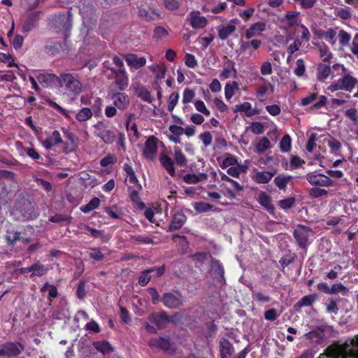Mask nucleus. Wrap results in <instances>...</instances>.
Instances as JSON below:
<instances>
[{"label": "nucleus", "instance_id": "nucleus-2", "mask_svg": "<svg viewBox=\"0 0 358 358\" xmlns=\"http://www.w3.org/2000/svg\"><path fill=\"white\" fill-rule=\"evenodd\" d=\"M59 87L73 95L80 94L83 89L80 77L78 73H60Z\"/></svg>", "mask_w": 358, "mask_h": 358}, {"label": "nucleus", "instance_id": "nucleus-22", "mask_svg": "<svg viewBox=\"0 0 358 358\" xmlns=\"http://www.w3.org/2000/svg\"><path fill=\"white\" fill-rule=\"evenodd\" d=\"M141 184H137L136 186H134L133 187H130L129 189V197L133 203H134L139 209H143L145 208V204L143 202L141 201V198L139 196V192L141 189Z\"/></svg>", "mask_w": 358, "mask_h": 358}, {"label": "nucleus", "instance_id": "nucleus-48", "mask_svg": "<svg viewBox=\"0 0 358 358\" xmlns=\"http://www.w3.org/2000/svg\"><path fill=\"white\" fill-rule=\"evenodd\" d=\"M238 85L237 82L234 81L232 84L227 83L224 87L225 97L229 100L234 94V89H238Z\"/></svg>", "mask_w": 358, "mask_h": 358}, {"label": "nucleus", "instance_id": "nucleus-6", "mask_svg": "<svg viewBox=\"0 0 358 358\" xmlns=\"http://www.w3.org/2000/svg\"><path fill=\"white\" fill-rule=\"evenodd\" d=\"M24 350V346L19 342H6L0 349V357H15Z\"/></svg>", "mask_w": 358, "mask_h": 358}, {"label": "nucleus", "instance_id": "nucleus-29", "mask_svg": "<svg viewBox=\"0 0 358 358\" xmlns=\"http://www.w3.org/2000/svg\"><path fill=\"white\" fill-rule=\"evenodd\" d=\"M292 179V176L280 174L274 178V183L280 189H285Z\"/></svg>", "mask_w": 358, "mask_h": 358}, {"label": "nucleus", "instance_id": "nucleus-59", "mask_svg": "<svg viewBox=\"0 0 358 358\" xmlns=\"http://www.w3.org/2000/svg\"><path fill=\"white\" fill-rule=\"evenodd\" d=\"M306 71V67L304 64V62L302 59H299L296 60V68L294 69V73L297 76H303Z\"/></svg>", "mask_w": 358, "mask_h": 358}, {"label": "nucleus", "instance_id": "nucleus-64", "mask_svg": "<svg viewBox=\"0 0 358 358\" xmlns=\"http://www.w3.org/2000/svg\"><path fill=\"white\" fill-rule=\"evenodd\" d=\"M168 35V31L162 27H157L154 30L153 37L157 40L162 39Z\"/></svg>", "mask_w": 358, "mask_h": 358}, {"label": "nucleus", "instance_id": "nucleus-26", "mask_svg": "<svg viewBox=\"0 0 358 358\" xmlns=\"http://www.w3.org/2000/svg\"><path fill=\"white\" fill-rule=\"evenodd\" d=\"M236 29V26L231 24L227 25L221 24L217 27L219 38L222 40H226Z\"/></svg>", "mask_w": 358, "mask_h": 358}, {"label": "nucleus", "instance_id": "nucleus-44", "mask_svg": "<svg viewBox=\"0 0 358 358\" xmlns=\"http://www.w3.org/2000/svg\"><path fill=\"white\" fill-rule=\"evenodd\" d=\"M194 209L199 213H206L213 208V206L204 202H195L193 205Z\"/></svg>", "mask_w": 358, "mask_h": 358}, {"label": "nucleus", "instance_id": "nucleus-13", "mask_svg": "<svg viewBox=\"0 0 358 358\" xmlns=\"http://www.w3.org/2000/svg\"><path fill=\"white\" fill-rule=\"evenodd\" d=\"M113 105L120 110L123 111L127 109L129 106V97L123 92L113 93L111 96Z\"/></svg>", "mask_w": 358, "mask_h": 358}, {"label": "nucleus", "instance_id": "nucleus-28", "mask_svg": "<svg viewBox=\"0 0 358 358\" xmlns=\"http://www.w3.org/2000/svg\"><path fill=\"white\" fill-rule=\"evenodd\" d=\"M275 172L271 171H259L257 172L254 176L253 180L259 184H264L268 182L273 176L275 175Z\"/></svg>", "mask_w": 358, "mask_h": 358}, {"label": "nucleus", "instance_id": "nucleus-30", "mask_svg": "<svg viewBox=\"0 0 358 358\" xmlns=\"http://www.w3.org/2000/svg\"><path fill=\"white\" fill-rule=\"evenodd\" d=\"M31 269L32 270V273L30 275L31 278L34 276H42L45 275L48 270V268L45 265L42 264L39 261L31 264Z\"/></svg>", "mask_w": 358, "mask_h": 358}, {"label": "nucleus", "instance_id": "nucleus-18", "mask_svg": "<svg viewBox=\"0 0 358 358\" xmlns=\"http://www.w3.org/2000/svg\"><path fill=\"white\" fill-rule=\"evenodd\" d=\"M220 352L221 358H231L234 347L225 338H222L220 341Z\"/></svg>", "mask_w": 358, "mask_h": 358}, {"label": "nucleus", "instance_id": "nucleus-47", "mask_svg": "<svg viewBox=\"0 0 358 358\" xmlns=\"http://www.w3.org/2000/svg\"><path fill=\"white\" fill-rule=\"evenodd\" d=\"M339 43L342 46H349L351 36L343 29L340 30L338 33Z\"/></svg>", "mask_w": 358, "mask_h": 358}, {"label": "nucleus", "instance_id": "nucleus-54", "mask_svg": "<svg viewBox=\"0 0 358 358\" xmlns=\"http://www.w3.org/2000/svg\"><path fill=\"white\" fill-rule=\"evenodd\" d=\"M178 99H179V94L178 92H173L169 96V98L168 100V110L169 112L173 111L175 106L178 103Z\"/></svg>", "mask_w": 358, "mask_h": 358}, {"label": "nucleus", "instance_id": "nucleus-40", "mask_svg": "<svg viewBox=\"0 0 358 358\" xmlns=\"http://www.w3.org/2000/svg\"><path fill=\"white\" fill-rule=\"evenodd\" d=\"M236 110L245 113L248 117H251L256 114L255 110H252L251 104L249 102H244L242 104L236 105Z\"/></svg>", "mask_w": 358, "mask_h": 358}, {"label": "nucleus", "instance_id": "nucleus-1", "mask_svg": "<svg viewBox=\"0 0 358 358\" xmlns=\"http://www.w3.org/2000/svg\"><path fill=\"white\" fill-rule=\"evenodd\" d=\"M357 350L351 344V338L347 339L343 343L334 341L329 345L324 355L319 358H358Z\"/></svg>", "mask_w": 358, "mask_h": 358}, {"label": "nucleus", "instance_id": "nucleus-38", "mask_svg": "<svg viewBox=\"0 0 358 358\" xmlns=\"http://www.w3.org/2000/svg\"><path fill=\"white\" fill-rule=\"evenodd\" d=\"M92 117V111L89 108H83L76 115V119L80 122H85L90 120Z\"/></svg>", "mask_w": 358, "mask_h": 358}, {"label": "nucleus", "instance_id": "nucleus-33", "mask_svg": "<svg viewBox=\"0 0 358 358\" xmlns=\"http://www.w3.org/2000/svg\"><path fill=\"white\" fill-rule=\"evenodd\" d=\"M315 45L318 48L320 57H323L324 62H329L332 57V54L329 52L328 46L324 43H317Z\"/></svg>", "mask_w": 358, "mask_h": 358}, {"label": "nucleus", "instance_id": "nucleus-42", "mask_svg": "<svg viewBox=\"0 0 358 358\" xmlns=\"http://www.w3.org/2000/svg\"><path fill=\"white\" fill-rule=\"evenodd\" d=\"M292 139L289 135L285 134L280 142V148L282 152H287L291 149Z\"/></svg>", "mask_w": 358, "mask_h": 358}, {"label": "nucleus", "instance_id": "nucleus-63", "mask_svg": "<svg viewBox=\"0 0 358 358\" xmlns=\"http://www.w3.org/2000/svg\"><path fill=\"white\" fill-rule=\"evenodd\" d=\"M194 106L199 112L203 113L204 115L209 116L210 115V110L206 108L203 101H196L194 103Z\"/></svg>", "mask_w": 358, "mask_h": 358}, {"label": "nucleus", "instance_id": "nucleus-41", "mask_svg": "<svg viewBox=\"0 0 358 358\" xmlns=\"http://www.w3.org/2000/svg\"><path fill=\"white\" fill-rule=\"evenodd\" d=\"M174 160L177 165L184 166L187 164V159L178 148H174Z\"/></svg>", "mask_w": 358, "mask_h": 358}, {"label": "nucleus", "instance_id": "nucleus-15", "mask_svg": "<svg viewBox=\"0 0 358 358\" xmlns=\"http://www.w3.org/2000/svg\"><path fill=\"white\" fill-rule=\"evenodd\" d=\"M187 20L194 29H202L207 24V20L205 17L201 16L199 11H192Z\"/></svg>", "mask_w": 358, "mask_h": 358}, {"label": "nucleus", "instance_id": "nucleus-58", "mask_svg": "<svg viewBox=\"0 0 358 358\" xmlns=\"http://www.w3.org/2000/svg\"><path fill=\"white\" fill-rule=\"evenodd\" d=\"M348 289L345 287L343 284L338 283L334 284L332 285V287L330 289V294H337V293H341L343 295H345L348 292Z\"/></svg>", "mask_w": 358, "mask_h": 358}, {"label": "nucleus", "instance_id": "nucleus-49", "mask_svg": "<svg viewBox=\"0 0 358 358\" xmlns=\"http://www.w3.org/2000/svg\"><path fill=\"white\" fill-rule=\"evenodd\" d=\"M71 217L62 214H56L49 218V221L54 223L71 222Z\"/></svg>", "mask_w": 358, "mask_h": 358}, {"label": "nucleus", "instance_id": "nucleus-37", "mask_svg": "<svg viewBox=\"0 0 358 358\" xmlns=\"http://www.w3.org/2000/svg\"><path fill=\"white\" fill-rule=\"evenodd\" d=\"M100 205V199L97 197L92 199L88 203L82 206L80 210L84 213H88L90 211L97 208Z\"/></svg>", "mask_w": 358, "mask_h": 358}, {"label": "nucleus", "instance_id": "nucleus-10", "mask_svg": "<svg viewBox=\"0 0 358 358\" xmlns=\"http://www.w3.org/2000/svg\"><path fill=\"white\" fill-rule=\"evenodd\" d=\"M102 122H99L94 125L96 129L94 134L96 137L101 138V140L106 144H112L115 139V134L108 129H106L101 127Z\"/></svg>", "mask_w": 358, "mask_h": 358}, {"label": "nucleus", "instance_id": "nucleus-17", "mask_svg": "<svg viewBox=\"0 0 358 358\" xmlns=\"http://www.w3.org/2000/svg\"><path fill=\"white\" fill-rule=\"evenodd\" d=\"M127 64L135 69L144 66L146 64V59L144 57H138L134 54H127L125 55Z\"/></svg>", "mask_w": 358, "mask_h": 358}, {"label": "nucleus", "instance_id": "nucleus-57", "mask_svg": "<svg viewBox=\"0 0 358 358\" xmlns=\"http://www.w3.org/2000/svg\"><path fill=\"white\" fill-rule=\"evenodd\" d=\"M317 140V135L315 133H312L309 138L308 141L307 142L306 148L308 152H312L314 148L316 146V141Z\"/></svg>", "mask_w": 358, "mask_h": 358}, {"label": "nucleus", "instance_id": "nucleus-55", "mask_svg": "<svg viewBox=\"0 0 358 358\" xmlns=\"http://www.w3.org/2000/svg\"><path fill=\"white\" fill-rule=\"evenodd\" d=\"M152 278V275L150 273L148 269L145 270L141 273L138 278V284L141 286H145Z\"/></svg>", "mask_w": 358, "mask_h": 358}, {"label": "nucleus", "instance_id": "nucleus-43", "mask_svg": "<svg viewBox=\"0 0 358 358\" xmlns=\"http://www.w3.org/2000/svg\"><path fill=\"white\" fill-rule=\"evenodd\" d=\"M6 239L10 245H15L17 241L20 240V233L17 231H7Z\"/></svg>", "mask_w": 358, "mask_h": 358}, {"label": "nucleus", "instance_id": "nucleus-14", "mask_svg": "<svg viewBox=\"0 0 358 358\" xmlns=\"http://www.w3.org/2000/svg\"><path fill=\"white\" fill-rule=\"evenodd\" d=\"M37 80L45 87H59V76L53 73H41Z\"/></svg>", "mask_w": 358, "mask_h": 358}, {"label": "nucleus", "instance_id": "nucleus-11", "mask_svg": "<svg viewBox=\"0 0 358 358\" xmlns=\"http://www.w3.org/2000/svg\"><path fill=\"white\" fill-rule=\"evenodd\" d=\"M159 140L154 136H150L145 143L143 154L148 159L152 160L157 152V143Z\"/></svg>", "mask_w": 358, "mask_h": 358}, {"label": "nucleus", "instance_id": "nucleus-4", "mask_svg": "<svg viewBox=\"0 0 358 358\" xmlns=\"http://www.w3.org/2000/svg\"><path fill=\"white\" fill-rule=\"evenodd\" d=\"M180 315H150L149 322L156 326L158 329H164L169 323L176 324L179 320Z\"/></svg>", "mask_w": 358, "mask_h": 358}, {"label": "nucleus", "instance_id": "nucleus-12", "mask_svg": "<svg viewBox=\"0 0 358 358\" xmlns=\"http://www.w3.org/2000/svg\"><path fill=\"white\" fill-rule=\"evenodd\" d=\"M149 345L152 348H157L162 350L166 352H173L172 349V343L169 337H159L158 338H152L148 342Z\"/></svg>", "mask_w": 358, "mask_h": 358}, {"label": "nucleus", "instance_id": "nucleus-34", "mask_svg": "<svg viewBox=\"0 0 358 358\" xmlns=\"http://www.w3.org/2000/svg\"><path fill=\"white\" fill-rule=\"evenodd\" d=\"M183 180L187 184H196L202 180H206L207 178V175L206 173H201L199 176L196 174H186L183 176Z\"/></svg>", "mask_w": 358, "mask_h": 358}, {"label": "nucleus", "instance_id": "nucleus-39", "mask_svg": "<svg viewBox=\"0 0 358 358\" xmlns=\"http://www.w3.org/2000/svg\"><path fill=\"white\" fill-rule=\"evenodd\" d=\"M259 202L268 210H273L274 209L271 198L264 192L259 194Z\"/></svg>", "mask_w": 358, "mask_h": 358}, {"label": "nucleus", "instance_id": "nucleus-50", "mask_svg": "<svg viewBox=\"0 0 358 358\" xmlns=\"http://www.w3.org/2000/svg\"><path fill=\"white\" fill-rule=\"evenodd\" d=\"M328 192L324 189H320L319 187H312L309 189V195L312 198H319L327 196Z\"/></svg>", "mask_w": 358, "mask_h": 358}, {"label": "nucleus", "instance_id": "nucleus-24", "mask_svg": "<svg viewBox=\"0 0 358 358\" xmlns=\"http://www.w3.org/2000/svg\"><path fill=\"white\" fill-rule=\"evenodd\" d=\"M211 271L215 278L218 280L224 281V270L220 262L217 259H212Z\"/></svg>", "mask_w": 358, "mask_h": 358}, {"label": "nucleus", "instance_id": "nucleus-51", "mask_svg": "<svg viewBox=\"0 0 358 358\" xmlns=\"http://www.w3.org/2000/svg\"><path fill=\"white\" fill-rule=\"evenodd\" d=\"M252 297L253 299L259 303H268L271 300V298L268 295H266L260 292H252Z\"/></svg>", "mask_w": 358, "mask_h": 358}, {"label": "nucleus", "instance_id": "nucleus-35", "mask_svg": "<svg viewBox=\"0 0 358 358\" xmlns=\"http://www.w3.org/2000/svg\"><path fill=\"white\" fill-rule=\"evenodd\" d=\"M317 80L320 81H324L330 76L331 69L330 66L327 65L320 64L317 68Z\"/></svg>", "mask_w": 358, "mask_h": 358}, {"label": "nucleus", "instance_id": "nucleus-19", "mask_svg": "<svg viewBox=\"0 0 358 358\" xmlns=\"http://www.w3.org/2000/svg\"><path fill=\"white\" fill-rule=\"evenodd\" d=\"M187 220V216L181 212L174 214L173 220L169 227V231H173L180 229Z\"/></svg>", "mask_w": 358, "mask_h": 358}, {"label": "nucleus", "instance_id": "nucleus-3", "mask_svg": "<svg viewBox=\"0 0 358 358\" xmlns=\"http://www.w3.org/2000/svg\"><path fill=\"white\" fill-rule=\"evenodd\" d=\"M72 13L68 10L66 14H59L55 15L52 19V24L57 31H63L66 36L71 27Z\"/></svg>", "mask_w": 358, "mask_h": 358}, {"label": "nucleus", "instance_id": "nucleus-60", "mask_svg": "<svg viewBox=\"0 0 358 358\" xmlns=\"http://www.w3.org/2000/svg\"><path fill=\"white\" fill-rule=\"evenodd\" d=\"M194 96L195 93L192 90L189 88L185 89L183 92L182 103L186 104L191 102Z\"/></svg>", "mask_w": 358, "mask_h": 358}, {"label": "nucleus", "instance_id": "nucleus-5", "mask_svg": "<svg viewBox=\"0 0 358 358\" xmlns=\"http://www.w3.org/2000/svg\"><path fill=\"white\" fill-rule=\"evenodd\" d=\"M162 301L169 308H178L183 305L185 298L179 291L164 294Z\"/></svg>", "mask_w": 358, "mask_h": 358}, {"label": "nucleus", "instance_id": "nucleus-21", "mask_svg": "<svg viewBox=\"0 0 358 358\" xmlns=\"http://www.w3.org/2000/svg\"><path fill=\"white\" fill-rule=\"evenodd\" d=\"M339 80L342 86V90H345L349 92L352 91L358 83L357 80L350 74H345Z\"/></svg>", "mask_w": 358, "mask_h": 358}, {"label": "nucleus", "instance_id": "nucleus-7", "mask_svg": "<svg viewBox=\"0 0 358 358\" xmlns=\"http://www.w3.org/2000/svg\"><path fill=\"white\" fill-rule=\"evenodd\" d=\"M312 234V229L303 225H299L293 232V236L298 245L301 248H306L308 245V238Z\"/></svg>", "mask_w": 358, "mask_h": 358}, {"label": "nucleus", "instance_id": "nucleus-31", "mask_svg": "<svg viewBox=\"0 0 358 358\" xmlns=\"http://www.w3.org/2000/svg\"><path fill=\"white\" fill-rule=\"evenodd\" d=\"M93 346L97 351L101 352L103 354L113 351V348L110 343L106 340L94 341L93 342Z\"/></svg>", "mask_w": 358, "mask_h": 358}, {"label": "nucleus", "instance_id": "nucleus-27", "mask_svg": "<svg viewBox=\"0 0 358 358\" xmlns=\"http://www.w3.org/2000/svg\"><path fill=\"white\" fill-rule=\"evenodd\" d=\"M159 161L162 166L168 171V173L171 176H174L176 175V171L173 166L174 162L171 157H169L165 154H162L159 157Z\"/></svg>", "mask_w": 358, "mask_h": 358}, {"label": "nucleus", "instance_id": "nucleus-52", "mask_svg": "<svg viewBox=\"0 0 358 358\" xmlns=\"http://www.w3.org/2000/svg\"><path fill=\"white\" fill-rule=\"evenodd\" d=\"M295 201L294 197H289L279 201L278 206L284 210L290 209L294 204Z\"/></svg>", "mask_w": 358, "mask_h": 358}, {"label": "nucleus", "instance_id": "nucleus-53", "mask_svg": "<svg viewBox=\"0 0 358 358\" xmlns=\"http://www.w3.org/2000/svg\"><path fill=\"white\" fill-rule=\"evenodd\" d=\"M336 15L341 18L342 20H348L351 17L350 8L349 7L343 8H337L336 10Z\"/></svg>", "mask_w": 358, "mask_h": 358}, {"label": "nucleus", "instance_id": "nucleus-32", "mask_svg": "<svg viewBox=\"0 0 358 358\" xmlns=\"http://www.w3.org/2000/svg\"><path fill=\"white\" fill-rule=\"evenodd\" d=\"M136 93L137 96L145 102L151 103L153 99L151 96L150 92L144 86L140 85L136 88Z\"/></svg>", "mask_w": 358, "mask_h": 358}, {"label": "nucleus", "instance_id": "nucleus-9", "mask_svg": "<svg viewBox=\"0 0 358 358\" xmlns=\"http://www.w3.org/2000/svg\"><path fill=\"white\" fill-rule=\"evenodd\" d=\"M306 178L312 185L319 187H331L334 185V181L324 174L310 173L306 175Z\"/></svg>", "mask_w": 358, "mask_h": 358}, {"label": "nucleus", "instance_id": "nucleus-45", "mask_svg": "<svg viewBox=\"0 0 358 358\" xmlns=\"http://www.w3.org/2000/svg\"><path fill=\"white\" fill-rule=\"evenodd\" d=\"M102 103L103 100L99 97H96L94 100V102L92 104V108H90L92 111V115H94L97 117L100 115L101 113Z\"/></svg>", "mask_w": 358, "mask_h": 358}, {"label": "nucleus", "instance_id": "nucleus-20", "mask_svg": "<svg viewBox=\"0 0 358 358\" xmlns=\"http://www.w3.org/2000/svg\"><path fill=\"white\" fill-rule=\"evenodd\" d=\"M62 131L64 135V137L67 140L70 141V143H65V146L64 147V152L66 153H69L74 151L77 148V138H76L74 134L70 132L67 129L62 128Z\"/></svg>", "mask_w": 358, "mask_h": 358}, {"label": "nucleus", "instance_id": "nucleus-25", "mask_svg": "<svg viewBox=\"0 0 358 358\" xmlns=\"http://www.w3.org/2000/svg\"><path fill=\"white\" fill-rule=\"evenodd\" d=\"M231 72L234 73V76L236 77L237 71L235 69V62L231 59H228L224 64V68L220 75V77L222 79H227L231 76Z\"/></svg>", "mask_w": 358, "mask_h": 358}, {"label": "nucleus", "instance_id": "nucleus-62", "mask_svg": "<svg viewBox=\"0 0 358 358\" xmlns=\"http://www.w3.org/2000/svg\"><path fill=\"white\" fill-rule=\"evenodd\" d=\"M85 282L84 280H81L78 284V287L76 289V296L78 299H83L85 295H86V291H85Z\"/></svg>", "mask_w": 358, "mask_h": 358}, {"label": "nucleus", "instance_id": "nucleus-36", "mask_svg": "<svg viewBox=\"0 0 358 358\" xmlns=\"http://www.w3.org/2000/svg\"><path fill=\"white\" fill-rule=\"evenodd\" d=\"M283 22L289 27H294L299 24V13H287L283 19Z\"/></svg>", "mask_w": 358, "mask_h": 358}, {"label": "nucleus", "instance_id": "nucleus-46", "mask_svg": "<svg viewBox=\"0 0 358 358\" xmlns=\"http://www.w3.org/2000/svg\"><path fill=\"white\" fill-rule=\"evenodd\" d=\"M271 142L266 137L262 138L257 143L256 150L258 152H263L267 149L270 148Z\"/></svg>", "mask_w": 358, "mask_h": 358}, {"label": "nucleus", "instance_id": "nucleus-23", "mask_svg": "<svg viewBox=\"0 0 358 358\" xmlns=\"http://www.w3.org/2000/svg\"><path fill=\"white\" fill-rule=\"evenodd\" d=\"M115 83L120 91L124 90L129 85V78L124 69L118 70Z\"/></svg>", "mask_w": 358, "mask_h": 358}, {"label": "nucleus", "instance_id": "nucleus-8", "mask_svg": "<svg viewBox=\"0 0 358 358\" xmlns=\"http://www.w3.org/2000/svg\"><path fill=\"white\" fill-rule=\"evenodd\" d=\"M17 209L24 220H34L38 216V213L34 203L28 200H22L20 203Z\"/></svg>", "mask_w": 358, "mask_h": 358}, {"label": "nucleus", "instance_id": "nucleus-16", "mask_svg": "<svg viewBox=\"0 0 358 358\" xmlns=\"http://www.w3.org/2000/svg\"><path fill=\"white\" fill-rule=\"evenodd\" d=\"M266 29V24L264 22H258L252 24L245 33V36L247 39H250L253 37L260 36L262 32Z\"/></svg>", "mask_w": 358, "mask_h": 358}, {"label": "nucleus", "instance_id": "nucleus-56", "mask_svg": "<svg viewBox=\"0 0 358 358\" xmlns=\"http://www.w3.org/2000/svg\"><path fill=\"white\" fill-rule=\"evenodd\" d=\"M238 164L236 157H233L231 154H227L226 158L222 161L221 167L222 169L227 168L230 166H234Z\"/></svg>", "mask_w": 358, "mask_h": 358}, {"label": "nucleus", "instance_id": "nucleus-61", "mask_svg": "<svg viewBox=\"0 0 358 358\" xmlns=\"http://www.w3.org/2000/svg\"><path fill=\"white\" fill-rule=\"evenodd\" d=\"M305 336L307 339L310 340L313 342L320 343L322 340L321 333L313 331L306 334Z\"/></svg>", "mask_w": 358, "mask_h": 358}]
</instances>
